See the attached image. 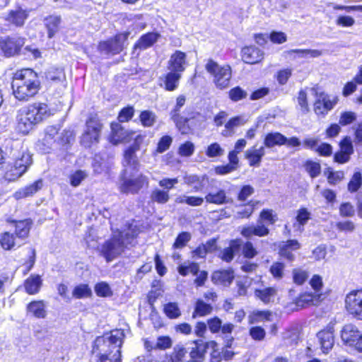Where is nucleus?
Returning <instances> with one entry per match:
<instances>
[{"label":"nucleus","instance_id":"obj_29","mask_svg":"<svg viewBox=\"0 0 362 362\" xmlns=\"http://www.w3.org/2000/svg\"><path fill=\"white\" fill-rule=\"evenodd\" d=\"M286 137L279 132H272L266 135L264 144L267 148H272L274 146H282L286 144Z\"/></svg>","mask_w":362,"mask_h":362},{"label":"nucleus","instance_id":"obj_17","mask_svg":"<svg viewBox=\"0 0 362 362\" xmlns=\"http://www.w3.org/2000/svg\"><path fill=\"white\" fill-rule=\"evenodd\" d=\"M28 17V11L27 10L18 8L16 10L10 11L5 19L7 22L16 27H21L24 25Z\"/></svg>","mask_w":362,"mask_h":362},{"label":"nucleus","instance_id":"obj_24","mask_svg":"<svg viewBox=\"0 0 362 362\" xmlns=\"http://www.w3.org/2000/svg\"><path fill=\"white\" fill-rule=\"evenodd\" d=\"M234 278L233 272L231 270H218L213 273L212 281L219 285H230Z\"/></svg>","mask_w":362,"mask_h":362},{"label":"nucleus","instance_id":"obj_8","mask_svg":"<svg viewBox=\"0 0 362 362\" xmlns=\"http://www.w3.org/2000/svg\"><path fill=\"white\" fill-rule=\"evenodd\" d=\"M131 175L132 173H129L127 168L124 170L119 185L120 191L123 193H136L144 185H148V178L146 176L139 175L135 179H132L129 177Z\"/></svg>","mask_w":362,"mask_h":362},{"label":"nucleus","instance_id":"obj_21","mask_svg":"<svg viewBox=\"0 0 362 362\" xmlns=\"http://www.w3.org/2000/svg\"><path fill=\"white\" fill-rule=\"evenodd\" d=\"M265 154L263 146L259 148L252 147L245 151V158L248 160L250 166H259L262 157Z\"/></svg>","mask_w":362,"mask_h":362},{"label":"nucleus","instance_id":"obj_39","mask_svg":"<svg viewBox=\"0 0 362 362\" xmlns=\"http://www.w3.org/2000/svg\"><path fill=\"white\" fill-rule=\"evenodd\" d=\"M188 349L183 344H177L173 348V352L171 354L173 362H184L187 357Z\"/></svg>","mask_w":362,"mask_h":362},{"label":"nucleus","instance_id":"obj_64","mask_svg":"<svg viewBox=\"0 0 362 362\" xmlns=\"http://www.w3.org/2000/svg\"><path fill=\"white\" fill-rule=\"evenodd\" d=\"M259 218L269 224H274L277 220L276 214H274L272 209H263L260 213Z\"/></svg>","mask_w":362,"mask_h":362},{"label":"nucleus","instance_id":"obj_45","mask_svg":"<svg viewBox=\"0 0 362 362\" xmlns=\"http://www.w3.org/2000/svg\"><path fill=\"white\" fill-rule=\"evenodd\" d=\"M92 294L91 289L87 284H79L76 286L72 292V295L76 298H83L90 296Z\"/></svg>","mask_w":362,"mask_h":362},{"label":"nucleus","instance_id":"obj_36","mask_svg":"<svg viewBox=\"0 0 362 362\" xmlns=\"http://www.w3.org/2000/svg\"><path fill=\"white\" fill-rule=\"evenodd\" d=\"M300 248L299 243L296 240H288L281 248L280 255L281 256L286 258L287 259L292 261L294 259V255L292 253V250H298Z\"/></svg>","mask_w":362,"mask_h":362},{"label":"nucleus","instance_id":"obj_63","mask_svg":"<svg viewBox=\"0 0 362 362\" xmlns=\"http://www.w3.org/2000/svg\"><path fill=\"white\" fill-rule=\"evenodd\" d=\"M339 214L342 217H352L355 214L354 206L349 202H345L339 206Z\"/></svg>","mask_w":362,"mask_h":362},{"label":"nucleus","instance_id":"obj_10","mask_svg":"<svg viewBox=\"0 0 362 362\" xmlns=\"http://www.w3.org/2000/svg\"><path fill=\"white\" fill-rule=\"evenodd\" d=\"M341 337L345 344L354 346L358 351L362 352V334L355 325L352 324L344 325L341 331Z\"/></svg>","mask_w":362,"mask_h":362},{"label":"nucleus","instance_id":"obj_27","mask_svg":"<svg viewBox=\"0 0 362 362\" xmlns=\"http://www.w3.org/2000/svg\"><path fill=\"white\" fill-rule=\"evenodd\" d=\"M269 232V230L259 222L257 226L252 225L244 227L241 231V234L246 238H250L252 235L262 237L268 235Z\"/></svg>","mask_w":362,"mask_h":362},{"label":"nucleus","instance_id":"obj_15","mask_svg":"<svg viewBox=\"0 0 362 362\" xmlns=\"http://www.w3.org/2000/svg\"><path fill=\"white\" fill-rule=\"evenodd\" d=\"M187 65L186 54L181 51H176L168 61V69L171 71L181 74Z\"/></svg>","mask_w":362,"mask_h":362},{"label":"nucleus","instance_id":"obj_59","mask_svg":"<svg viewBox=\"0 0 362 362\" xmlns=\"http://www.w3.org/2000/svg\"><path fill=\"white\" fill-rule=\"evenodd\" d=\"M241 124V118L240 117H235L230 119L226 124V130L223 131L222 134L225 136H229L232 135L231 130L236 127H238Z\"/></svg>","mask_w":362,"mask_h":362},{"label":"nucleus","instance_id":"obj_51","mask_svg":"<svg viewBox=\"0 0 362 362\" xmlns=\"http://www.w3.org/2000/svg\"><path fill=\"white\" fill-rule=\"evenodd\" d=\"M165 315L171 319L177 318L180 316L181 312L176 303H168L164 306Z\"/></svg>","mask_w":362,"mask_h":362},{"label":"nucleus","instance_id":"obj_16","mask_svg":"<svg viewBox=\"0 0 362 362\" xmlns=\"http://www.w3.org/2000/svg\"><path fill=\"white\" fill-rule=\"evenodd\" d=\"M317 338L323 353L327 354L334 344V331L332 327L323 329L317 334Z\"/></svg>","mask_w":362,"mask_h":362},{"label":"nucleus","instance_id":"obj_3","mask_svg":"<svg viewBox=\"0 0 362 362\" xmlns=\"http://www.w3.org/2000/svg\"><path fill=\"white\" fill-rule=\"evenodd\" d=\"M13 93L18 100H28L40 88V81L36 72L30 69L15 73L11 83Z\"/></svg>","mask_w":362,"mask_h":362},{"label":"nucleus","instance_id":"obj_61","mask_svg":"<svg viewBox=\"0 0 362 362\" xmlns=\"http://www.w3.org/2000/svg\"><path fill=\"white\" fill-rule=\"evenodd\" d=\"M285 266L281 262H274L270 267V272L276 279H281L284 276Z\"/></svg>","mask_w":362,"mask_h":362},{"label":"nucleus","instance_id":"obj_22","mask_svg":"<svg viewBox=\"0 0 362 362\" xmlns=\"http://www.w3.org/2000/svg\"><path fill=\"white\" fill-rule=\"evenodd\" d=\"M138 150L129 147L125 151L124 154V166L125 168L132 169V170L137 171L139 169V160L136 155V152Z\"/></svg>","mask_w":362,"mask_h":362},{"label":"nucleus","instance_id":"obj_20","mask_svg":"<svg viewBox=\"0 0 362 362\" xmlns=\"http://www.w3.org/2000/svg\"><path fill=\"white\" fill-rule=\"evenodd\" d=\"M43 182L42 180H38L31 185L25 186L14 194V197L16 199H21L33 196L37 192L42 189Z\"/></svg>","mask_w":362,"mask_h":362},{"label":"nucleus","instance_id":"obj_28","mask_svg":"<svg viewBox=\"0 0 362 362\" xmlns=\"http://www.w3.org/2000/svg\"><path fill=\"white\" fill-rule=\"evenodd\" d=\"M59 130V127L57 125L48 126L45 129V135L43 141L45 144H47L49 148H51L52 146L57 145V141L60 136Z\"/></svg>","mask_w":362,"mask_h":362},{"label":"nucleus","instance_id":"obj_57","mask_svg":"<svg viewBox=\"0 0 362 362\" xmlns=\"http://www.w3.org/2000/svg\"><path fill=\"white\" fill-rule=\"evenodd\" d=\"M169 198L168 192L160 189H156L151 194V199L160 204L166 203Z\"/></svg>","mask_w":362,"mask_h":362},{"label":"nucleus","instance_id":"obj_31","mask_svg":"<svg viewBox=\"0 0 362 362\" xmlns=\"http://www.w3.org/2000/svg\"><path fill=\"white\" fill-rule=\"evenodd\" d=\"M160 35L156 33H148L142 35L135 44V48L146 49L151 47L158 39Z\"/></svg>","mask_w":362,"mask_h":362},{"label":"nucleus","instance_id":"obj_25","mask_svg":"<svg viewBox=\"0 0 362 362\" xmlns=\"http://www.w3.org/2000/svg\"><path fill=\"white\" fill-rule=\"evenodd\" d=\"M27 313L36 318H45L47 312L44 302L42 300L32 301L27 305Z\"/></svg>","mask_w":362,"mask_h":362},{"label":"nucleus","instance_id":"obj_50","mask_svg":"<svg viewBox=\"0 0 362 362\" xmlns=\"http://www.w3.org/2000/svg\"><path fill=\"white\" fill-rule=\"evenodd\" d=\"M362 185V175L360 172H356L348 184V190L353 193L358 191Z\"/></svg>","mask_w":362,"mask_h":362},{"label":"nucleus","instance_id":"obj_2","mask_svg":"<svg viewBox=\"0 0 362 362\" xmlns=\"http://www.w3.org/2000/svg\"><path fill=\"white\" fill-rule=\"evenodd\" d=\"M51 115L48 105L34 103L20 108L16 114V129L23 134H28L39 123Z\"/></svg>","mask_w":362,"mask_h":362},{"label":"nucleus","instance_id":"obj_19","mask_svg":"<svg viewBox=\"0 0 362 362\" xmlns=\"http://www.w3.org/2000/svg\"><path fill=\"white\" fill-rule=\"evenodd\" d=\"M183 180L186 185L192 187L195 192H198L204 187L206 182L208 180V177L206 175L199 176L186 174L183 177Z\"/></svg>","mask_w":362,"mask_h":362},{"label":"nucleus","instance_id":"obj_60","mask_svg":"<svg viewBox=\"0 0 362 362\" xmlns=\"http://www.w3.org/2000/svg\"><path fill=\"white\" fill-rule=\"evenodd\" d=\"M308 273L301 269H296L293 271V281L298 284H303L308 278Z\"/></svg>","mask_w":362,"mask_h":362},{"label":"nucleus","instance_id":"obj_48","mask_svg":"<svg viewBox=\"0 0 362 362\" xmlns=\"http://www.w3.org/2000/svg\"><path fill=\"white\" fill-rule=\"evenodd\" d=\"M95 292L97 296L100 297H110L112 296V291L110 285L105 281L98 283L95 286Z\"/></svg>","mask_w":362,"mask_h":362},{"label":"nucleus","instance_id":"obj_43","mask_svg":"<svg viewBox=\"0 0 362 362\" xmlns=\"http://www.w3.org/2000/svg\"><path fill=\"white\" fill-rule=\"evenodd\" d=\"M178 272L180 275L185 276L189 273L193 275H197L199 270V267L197 263H189L188 264L180 265L177 268Z\"/></svg>","mask_w":362,"mask_h":362},{"label":"nucleus","instance_id":"obj_37","mask_svg":"<svg viewBox=\"0 0 362 362\" xmlns=\"http://www.w3.org/2000/svg\"><path fill=\"white\" fill-rule=\"evenodd\" d=\"M181 78V74L173 71H170L165 76V88L167 90L173 91L175 90L179 84V81Z\"/></svg>","mask_w":362,"mask_h":362},{"label":"nucleus","instance_id":"obj_13","mask_svg":"<svg viewBox=\"0 0 362 362\" xmlns=\"http://www.w3.org/2000/svg\"><path fill=\"white\" fill-rule=\"evenodd\" d=\"M25 44V39L21 37H5L0 39V49L7 57L19 52Z\"/></svg>","mask_w":362,"mask_h":362},{"label":"nucleus","instance_id":"obj_44","mask_svg":"<svg viewBox=\"0 0 362 362\" xmlns=\"http://www.w3.org/2000/svg\"><path fill=\"white\" fill-rule=\"evenodd\" d=\"M298 107L300 112L303 115L307 114L309 110V105L308 103L307 93L304 90H300L298 92L297 97Z\"/></svg>","mask_w":362,"mask_h":362},{"label":"nucleus","instance_id":"obj_12","mask_svg":"<svg viewBox=\"0 0 362 362\" xmlns=\"http://www.w3.org/2000/svg\"><path fill=\"white\" fill-rule=\"evenodd\" d=\"M346 308L351 315L362 320V290L352 291L346 296Z\"/></svg>","mask_w":362,"mask_h":362},{"label":"nucleus","instance_id":"obj_14","mask_svg":"<svg viewBox=\"0 0 362 362\" xmlns=\"http://www.w3.org/2000/svg\"><path fill=\"white\" fill-rule=\"evenodd\" d=\"M242 59L247 64H257L264 58V52L255 46H247L242 49Z\"/></svg>","mask_w":362,"mask_h":362},{"label":"nucleus","instance_id":"obj_41","mask_svg":"<svg viewBox=\"0 0 362 362\" xmlns=\"http://www.w3.org/2000/svg\"><path fill=\"white\" fill-rule=\"evenodd\" d=\"M175 202L177 204H187L191 206H199L204 203V199L199 197L184 195L177 197Z\"/></svg>","mask_w":362,"mask_h":362},{"label":"nucleus","instance_id":"obj_55","mask_svg":"<svg viewBox=\"0 0 362 362\" xmlns=\"http://www.w3.org/2000/svg\"><path fill=\"white\" fill-rule=\"evenodd\" d=\"M283 338L284 340H288L289 345L296 344L298 340V330L297 328L292 327L286 330L283 333Z\"/></svg>","mask_w":362,"mask_h":362},{"label":"nucleus","instance_id":"obj_6","mask_svg":"<svg viewBox=\"0 0 362 362\" xmlns=\"http://www.w3.org/2000/svg\"><path fill=\"white\" fill-rule=\"evenodd\" d=\"M86 130L81 136V144L86 147H90L93 144L99 141L103 124L96 115H92L86 121Z\"/></svg>","mask_w":362,"mask_h":362},{"label":"nucleus","instance_id":"obj_9","mask_svg":"<svg viewBox=\"0 0 362 362\" xmlns=\"http://www.w3.org/2000/svg\"><path fill=\"white\" fill-rule=\"evenodd\" d=\"M32 163L31 156L28 153H22L21 157H18L13 165L6 173V178L8 181H14L22 176Z\"/></svg>","mask_w":362,"mask_h":362},{"label":"nucleus","instance_id":"obj_46","mask_svg":"<svg viewBox=\"0 0 362 362\" xmlns=\"http://www.w3.org/2000/svg\"><path fill=\"white\" fill-rule=\"evenodd\" d=\"M139 118L144 127H149L154 124L156 117L153 112L144 110L141 112Z\"/></svg>","mask_w":362,"mask_h":362},{"label":"nucleus","instance_id":"obj_58","mask_svg":"<svg viewBox=\"0 0 362 362\" xmlns=\"http://www.w3.org/2000/svg\"><path fill=\"white\" fill-rule=\"evenodd\" d=\"M28 259L23 264V275H26L33 267L35 262V250L34 249L30 248L28 250Z\"/></svg>","mask_w":362,"mask_h":362},{"label":"nucleus","instance_id":"obj_23","mask_svg":"<svg viewBox=\"0 0 362 362\" xmlns=\"http://www.w3.org/2000/svg\"><path fill=\"white\" fill-rule=\"evenodd\" d=\"M206 202L209 204L218 205L228 204L232 202V199L226 196L224 189H219L217 192H211L205 197Z\"/></svg>","mask_w":362,"mask_h":362},{"label":"nucleus","instance_id":"obj_7","mask_svg":"<svg viewBox=\"0 0 362 362\" xmlns=\"http://www.w3.org/2000/svg\"><path fill=\"white\" fill-rule=\"evenodd\" d=\"M129 33L125 32L116 35L113 38L100 42L98 49L100 52L112 55L119 54L124 47V42L129 37Z\"/></svg>","mask_w":362,"mask_h":362},{"label":"nucleus","instance_id":"obj_34","mask_svg":"<svg viewBox=\"0 0 362 362\" xmlns=\"http://www.w3.org/2000/svg\"><path fill=\"white\" fill-rule=\"evenodd\" d=\"M241 240H232L230 243L228 247L223 250L220 253V257L223 261L227 262H230L234 257L235 252L239 250L241 246Z\"/></svg>","mask_w":362,"mask_h":362},{"label":"nucleus","instance_id":"obj_38","mask_svg":"<svg viewBox=\"0 0 362 362\" xmlns=\"http://www.w3.org/2000/svg\"><path fill=\"white\" fill-rule=\"evenodd\" d=\"M61 18L59 16H50L45 19V23L48 30V36L52 37L58 31Z\"/></svg>","mask_w":362,"mask_h":362},{"label":"nucleus","instance_id":"obj_4","mask_svg":"<svg viewBox=\"0 0 362 362\" xmlns=\"http://www.w3.org/2000/svg\"><path fill=\"white\" fill-rule=\"evenodd\" d=\"M139 234L136 226H129L127 230L119 231L107 240L101 247V254L107 262H111L124 251V248L132 245Z\"/></svg>","mask_w":362,"mask_h":362},{"label":"nucleus","instance_id":"obj_26","mask_svg":"<svg viewBox=\"0 0 362 362\" xmlns=\"http://www.w3.org/2000/svg\"><path fill=\"white\" fill-rule=\"evenodd\" d=\"M111 134L110 135V141L116 145L127 139V132L119 124H111Z\"/></svg>","mask_w":362,"mask_h":362},{"label":"nucleus","instance_id":"obj_33","mask_svg":"<svg viewBox=\"0 0 362 362\" xmlns=\"http://www.w3.org/2000/svg\"><path fill=\"white\" fill-rule=\"evenodd\" d=\"M310 218V213L305 208L300 209L297 212L296 222L293 224L295 230L300 233L304 230V226Z\"/></svg>","mask_w":362,"mask_h":362},{"label":"nucleus","instance_id":"obj_47","mask_svg":"<svg viewBox=\"0 0 362 362\" xmlns=\"http://www.w3.org/2000/svg\"><path fill=\"white\" fill-rule=\"evenodd\" d=\"M92 168L95 175L101 174L108 168L105 161L99 155L95 156L92 163Z\"/></svg>","mask_w":362,"mask_h":362},{"label":"nucleus","instance_id":"obj_42","mask_svg":"<svg viewBox=\"0 0 362 362\" xmlns=\"http://www.w3.org/2000/svg\"><path fill=\"white\" fill-rule=\"evenodd\" d=\"M288 54H296V57L298 58H315L320 57L322 52L317 49H291L288 52Z\"/></svg>","mask_w":362,"mask_h":362},{"label":"nucleus","instance_id":"obj_30","mask_svg":"<svg viewBox=\"0 0 362 362\" xmlns=\"http://www.w3.org/2000/svg\"><path fill=\"white\" fill-rule=\"evenodd\" d=\"M0 243L4 250H11L14 246L23 244L17 237L11 233L5 232L1 235Z\"/></svg>","mask_w":362,"mask_h":362},{"label":"nucleus","instance_id":"obj_54","mask_svg":"<svg viewBox=\"0 0 362 362\" xmlns=\"http://www.w3.org/2000/svg\"><path fill=\"white\" fill-rule=\"evenodd\" d=\"M305 169L313 178L317 177L321 173V166L319 163L308 160L305 164Z\"/></svg>","mask_w":362,"mask_h":362},{"label":"nucleus","instance_id":"obj_1","mask_svg":"<svg viewBox=\"0 0 362 362\" xmlns=\"http://www.w3.org/2000/svg\"><path fill=\"white\" fill-rule=\"evenodd\" d=\"M125 334L122 329H114L95 339L92 360L95 362H121L120 348Z\"/></svg>","mask_w":362,"mask_h":362},{"label":"nucleus","instance_id":"obj_62","mask_svg":"<svg viewBox=\"0 0 362 362\" xmlns=\"http://www.w3.org/2000/svg\"><path fill=\"white\" fill-rule=\"evenodd\" d=\"M296 303L297 306L302 308L310 304H314V296L311 293H303L297 298Z\"/></svg>","mask_w":362,"mask_h":362},{"label":"nucleus","instance_id":"obj_40","mask_svg":"<svg viewBox=\"0 0 362 362\" xmlns=\"http://www.w3.org/2000/svg\"><path fill=\"white\" fill-rule=\"evenodd\" d=\"M213 308L210 304L204 303L202 300H197L192 317L195 318L197 315L205 316L210 314Z\"/></svg>","mask_w":362,"mask_h":362},{"label":"nucleus","instance_id":"obj_56","mask_svg":"<svg viewBox=\"0 0 362 362\" xmlns=\"http://www.w3.org/2000/svg\"><path fill=\"white\" fill-rule=\"evenodd\" d=\"M224 149L218 143L209 145L206 151V155L209 158H214L223 156Z\"/></svg>","mask_w":362,"mask_h":362},{"label":"nucleus","instance_id":"obj_35","mask_svg":"<svg viewBox=\"0 0 362 362\" xmlns=\"http://www.w3.org/2000/svg\"><path fill=\"white\" fill-rule=\"evenodd\" d=\"M255 295L263 303H269L272 301H274L276 295V289L274 287L257 289L255 291Z\"/></svg>","mask_w":362,"mask_h":362},{"label":"nucleus","instance_id":"obj_5","mask_svg":"<svg viewBox=\"0 0 362 362\" xmlns=\"http://www.w3.org/2000/svg\"><path fill=\"white\" fill-rule=\"evenodd\" d=\"M208 73L213 76V81L218 88H226L231 78V69L228 65L220 66L212 59H209L205 65Z\"/></svg>","mask_w":362,"mask_h":362},{"label":"nucleus","instance_id":"obj_53","mask_svg":"<svg viewBox=\"0 0 362 362\" xmlns=\"http://www.w3.org/2000/svg\"><path fill=\"white\" fill-rule=\"evenodd\" d=\"M270 313L268 311H253L248 316V321L250 324H255L261 322L264 320H269Z\"/></svg>","mask_w":362,"mask_h":362},{"label":"nucleus","instance_id":"obj_11","mask_svg":"<svg viewBox=\"0 0 362 362\" xmlns=\"http://www.w3.org/2000/svg\"><path fill=\"white\" fill-rule=\"evenodd\" d=\"M315 93L316 100L314 104V111L318 115L325 116L329 111L334 108L337 103V98L331 100L327 94L323 92L319 93L315 88L311 89Z\"/></svg>","mask_w":362,"mask_h":362},{"label":"nucleus","instance_id":"obj_49","mask_svg":"<svg viewBox=\"0 0 362 362\" xmlns=\"http://www.w3.org/2000/svg\"><path fill=\"white\" fill-rule=\"evenodd\" d=\"M87 177L88 173L85 170H78L70 175V184L73 187H78Z\"/></svg>","mask_w":362,"mask_h":362},{"label":"nucleus","instance_id":"obj_32","mask_svg":"<svg viewBox=\"0 0 362 362\" xmlns=\"http://www.w3.org/2000/svg\"><path fill=\"white\" fill-rule=\"evenodd\" d=\"M42 285V279L39 275H31L24 284L25 289L28 294L33 295L39 292Z\"/></svg>","mask_w":362,"mask_h":362},{"label":"nucleus","instance_id":"obj_18","mask_svg":"<svg viewBox=\"0 0 362 362\" xmlns=\"http://www.w3.org/2000/svg\"><path fill=\"white\" fill-rule=\"evenodd\" d=\"M15 226L14 235L21 243L28 237L33 221L30 219H24L13 221Z\"/></svg>","mask_w":362,"mask_h":362},{"label":"nucleus","instance_id":"obj_52","mask_svg":"<svg viewBox=\"0 0 362 362\" xmlns=\"http://www.w3.org/2000/svg\"><path fill=\"white\" fill-rule=\"evenodd\" d=\"M46 78L52 81H62L65 78V74L61 68H50L46 73Z\"/></svg>","mask_w":362,"mask_h":362}]
</instances>
